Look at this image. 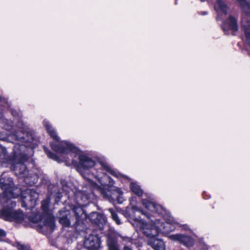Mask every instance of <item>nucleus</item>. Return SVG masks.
<instances>
[{"label":"nucleus","instance_id":"f257e3e1","mask_svg":"<svg viewBox=\"0 0 250 250\" xmlns=\"http://www.w3.org/2000/svg\"><path fill=\"white\" fill-rule=\"evenodd\" d=\"M43 125L49 135L55 141V143L51 144L52 148L59 153V156H57L46 147H44V150L47 156L59 163L64 162L67 166L73 165L76 167L78 170L82 173V176L86 180L87 185L90 188L93 189L90 181L96 184L92 181V178L94 177L98 181L99 179L105 180L104 176L106 175L102 171L103 170L108 172L117 178L123 176L121 173L112 169L107 164L101 163L96 164L91 158L83 154L70 143L67 141L60 142L56 130L47 120L43 121Z\"/></svg>","mask_w":250,"mask_h":250},{"label":"nucleus","instance_id":"f03ea898","mask_svg":"<svg viewBox=\"0 0 250 250\" xmlns=\"http://www.w3.org/2000/svg\"><path fill=\"white\" fill-rule=\"evenodd\" d=\"M0 188L3 190L4 198L3 205L0 209V218L5 221L21 223L24 219V214L20 210H16V202L10 198H16L21 193L22 207L32 208L35 207L38 198V193L33 189H27L21 192L20 189L14 186L12 178L2 174L0 177Z\"/></svg>","mask_w":250,"mask_h":250},{"label":"nucleus","instance_id":"7ed1b4c3","mask_svg":"<svg viewBox=\"0 0 250 250\" xmlns=\"http://www.w3.org/2000/svg\"><path fill=\"white\" fill-rule=\"evenodd\" d=\"M166 215V213L163 216L165 217V223L157 219L152 224H148L142 219L133 216H131L127 211L125 213V217L133 220L131 224L137 231H141L146 236L151 238L149 241V244L154 250H166V245L164 241L161 239L155 238L154 237L159 233L168 234L174 231L179 225L172 217L168 214L167 216Z\"/></svg>","mask_w":250,"mask_h":250},{"label":"nucleus","instance_id":"20e7f679","mask_svg":"<svg viewBox=\"0 0 250 250\" xmlns=\"http://www.w3.org/2000/svg\"><path fill=\"white\" fill-rule=\"evenodd\" d=\"M21 141H17L14 144L13 150V169L15 174L21 178H24L25 182L29 185H33L37 182V177H30L33 180L30 181L27 176L28 170L24 162L27 160L26 153L28 149L32 150L37 145V141L34 138L30 131L26 132L24 139Z\"/></svg>","mask_w":250,"mask_h":250},{"label":"nucleus","instance_id":"39448f33","mask_svg":"<svg viewBox=\"0 0 250 250\" xmlns=\"http://www.w3.org/2000/svg\"><path fill=\"white\" fill-rule=\"evenodd\" d=\"M94 193L87 191L83 188L82 190L74 192V198L76 205L69 206L71 211L69 209L60 210L59 211V222L63 227H70L71 224L73 225L79 224L81 221L85 218V214L83 207L85 206L91 200L95 198Z\"/></svg>","mask_w":250,"mask_h":250},{"label":"nucleus","instance_id":"423d86ee","mask_svg":"<svg viewBox=\"0 0 250 250\" xmlns=\"http://www.w3.org/2000/svg\"><path fill=\"white\" fill-rule=\"evenodd\" d=\"M11 112L13 116L17 121L15 126L13 125V123L11 121L7 120L6 119H2L1 124L2 127L7 131H10L14 129V133H0V140L6 141L9 142L15 143L17 141H21L24 139V136L26 132L30 131L27 126L25 125L21 119L20 113L14 109H12Z\"/></svg>","mask_w":250,"mask_h":250},{"label":"nucleus","instance_id":"0eeeda50","mask_svg":"<svg viewBox=\"0 0 250 250\" xmlns=\"http://www.w3.org/2000/svg\"><path fill=\"white\" fill-rule=\"evenodd\" d=\"M105 180H103L99 179L98 184L92 183L89 181L91 185L93 187V190L100 193L104 198L109 200L110 202L113 201L115 197L117 198V202L122 204L124 202V198L122 197L123 192L120 188L112 186L113 180L109 177L104 176Z\"/></svg>","mask_w":250,"mask_h":250},{"label":"nucleus","instance_id":"6e6552de","mask_svg":"<svg viewBox=\"0 0 250 250\" xmlns=\"http://www.w3.org/2000/svg\"><path fill=\"white\" fill-rule=\"evenodd\" d=\"M50 201V198L48 197L42 202V208L44 214L43 216L37 214L32 219L33 222L39 223V231L42 233L51 232L55 227L54 218L51 213H48Z\"/></svg>","mask_w":250,"mask_h":250},{"label":"nucleus","instance_id":"1a4fd4ad","mask_svg":"<svg viewBox=\"0 0 250 250\" xmlns=\"http://www.w3.org/2000/svg\"><path fill=\"white\" fill-rule=\"evenodd\" d=\"M129 187L134 194L138 196H143L142 204L147 210L162 216L166 214V210L161 206L156 204L150 196H147L146 193L144 194L143 190L137 183H131Z\"/></svg>","mask_w":250,"mask_h":250},{"label":"nucleus","instance_id":"9d476101","mask_svg":"<svg viewBox=\"0 0 250 250\" xmlns=\"http://www.w3.org/2000/svg\"><path fill=\"white\" fill-rule=\"evenodd\" d=\"M169 239L182 244L187 248L193 246L195 240L190 236L178 233L168 236Z\"/></svg>","mask_w":250,"mask_h":250},{"label":"nucleus","instance_id":"9b49d317","mask_svg":"<svg viewBox=\"0 0 250 250\" xmlns=\"http://www.w3.org/2000/svg\"><path fill=\"white\" fill-rule=\"evenodd\" d=\"M83 245L86 249H99L100 238L97 235H90L85 239Z\"/></svg>","mask_w":250,"mask_h":250},{"label":"nucleus","instance_id":"f8f14e48","mask_svg":"<svg viewBox=\"0 0 250 250\" xmlns=\"http://www.w3.org/2000/svg\"><path fill=\"white\" fill-rule=\"evenodd\" d=\"M215 10L218 13L217 19H222L221 14H223L226 15L229 12V9L226 4L225 2L223 0H217L216 3L214 6Z\"/></svg>","mask_w":250,"mask_h":250},{"label":"nucleus","instance_id":"ddd939ff","mask_svg":"<svg viewBox=\"0 0 250 250\" xmlns=\"http://www.w3.org/2000/svg\"><path fill=\"white\" fill-rule=\"evenodd\" d=\"M90 219L93 223L96 224L102 229L106 222L105 217L99 213L93 212L90 214Z\"/></svg>","mask_w":250,"mask_h":250},{"label":"nucleus","instance_id":"4468645a","mask_svg":"<svg viewBox=\"0 0 250 250\" xmlns=\"http://www.w3.org/2000/svg\"><path fill=\"white\" fill-rule=\"evenodd\" d=\"M226 27H229L231 30L235 32L238 30V25L236 20L232 16H229L228 21L225 22L222 26V29L225 31Z\"/></svg>","mask_w":250,"mask_h":250},{"label":"nucleus","instance_id":"2eb2a0df","mask_svg":"<svg viewBox=\"0 0 250 250\" xmlns=\"http://www.w3.org/2000/svg\"><path fill=\"white\" fill-rule=\"evenodd\" d=\"M130 204L131 206V210L132 212H138L141 213L142 214L146 216L147 218H150V216L146 212L144 211L142 209L137 206L136 205V199L134 197L130 198L129 199Z\"/></svg>","mask_w":250,"mask_h":250},{"label":"nucleus","instance_id":"dca6fc26","mask_svg":"<svg viewBox=\"0 0 250 250\" xmlns=\"http://www.w3.org/2000/svg\"><path fill=\"white\" fill-rule=\"evenodd\" d=\"M107 246L108 250H120L117 242L112 240H109L107 241Z\"/></svg>","mask_w":250,"mask_h":250},{"label":"nucleus","instance_id":"f3484780","mask_svg":"<svg viewBox=\"0 0 250 250\" xmlns=\"http://www.w3.org/2000/svg\"><path fill=\"white\" fill-rule=\"evenodd\" d=\"M58 188L57 187H54V191L51 193V195L55 197V202L58 203L62 197V193L60 192H55L57 190Z\"/></svg>","mask_w":250,"mask_h":250},{"label":"nucleus","instance_id":"a211bd4d","mask_svg":"<svg viewBox=\"0 0 250 250\" xmlns=\"http://www.w3.org/2000/svg\"><path fill=\"white\" fill-rule=\"evenodd\" d=\"M108 211L111 213V215L113 220L117 224L120 225L121 223V221L113 209L110 208L108 209Z\"/></svg>","mask_w":250,"mask_h":250},{"label":"nucleus","instance_id":"6ab92c4d","mask_svg":"<svg viewBox=\"0 0 250 250\" xmlns=\"http://www.w3.org/2000/svg\"><path fill=\"white\" fill-rule=\"evenodd\" d=\"M16 247L19 250H30L28 245H25L20 242L16 243Z\"/></svg>","mask_w":250,"mask_h":250},{"label":"nucleus","instance_id":"aec40b11","mask_svg":"<svg viewBox=\"0 0 250 250\" xmlns=\"http://www.w3.org/2000/svg\"><path fill=\"white\" fill-rule=\"evenodd\" d=\"M6 149L0 145V159L5 158L6 156Z\"/></svg>","mask_w":250,"mask_h":250},{"label":"nucleus","instance_id":"412c9836","mask_svg":"<svg viewBox=\"0 0 250 250\" xmlns=\"http://www.w3.org/2000/svg\"><path fill=\"white\" fill-rule=\"evenodd\" d=\"M62 190L64 192H65L66 194H67L69 193V188L67 186H63Z\"/></svg>","mask_w":250,"mask_h":250},{"label":"nucleus","instance_id":"4be33fe9","mask_svg":"<svg viewBox=\"0 0 250 250\" xmlns=\"http://www.w3.org/2000/svg\"><path fill=\"white\" fill-rule=\"evenodd\" d=\"M122 239L124 241V242H130L131 243H132V241H131V240L130 238H128V237H122Z\"/></svg>","mask_w":250,"mask_h":250},{"label":"nucleus","instance_id":"5701e85b","mask_svg":"<svg viewBox=\"0 0 250 250\" xmlns=\"http://www.w3.org/2000/svg\"><path fill=\"white\" fill-rule=\"evenodd\" d=\"M123 250H132V248L128 246H125Z\"/></svg>","mask_w":250,"mask_h":250},{"label":"nucleus","instance_id":"b1692460","mask_svg":"<svg viewBox=\"0 0 250 250\" xmlns=\"http://www.w3.org/2000/svg\"><path fill=\"white\" fill-rule=\"evenodd\" d=\"M183 227H184V229H185V230H190L189 227L187 225H184L183 226Z\"/></svg>","mask_w":250,"mask_h":250},{"label":"nucleus","instance_id":"393cba45","mask_svg":"<svg viewBox=\"0 0 250 250\" xmlns=\"http://www.w3.org/2000/svg\"><path fill=\"white\" fill-rule=\"evenodd\" d=\"M4 106H5V107H6L7 108H8L9 107V106H10L9 104L7 102H6L5 103V105Z\"/></svg>","mask_w":250,"mask_h":250},{"label":"nucleus","instance_id":"a878e982","mask_svg":"<svg viewBox=\"0 0 250 250\" xmlns=\"http://www.w3.org/2000/svg\"><path fill=\"white\" fill-rule=\"evenodd\" d=\"M88 250H100L99 249H87Z\"/></svg>","mask_w":250,"mask_h":250},{"label":"nucleus","instance_id":"bb28decb","mask_svg":"<svg viewBox=\"0 0 250 250\" xmlns=\"http://www.w3.org/2000/svg\"><path fill=\"white\" fill-rule=\"evenodd\" d=\"M2 112H1V111H0V119L2 117Z\"/></svg>","mask_w":250,"mask_h":250},{"label":"nucleus","instance_id":"cd10ccee","mask_svg":"<svg viewBox=\"0 0 250 250\" xmlns=\"http://www.w3.org/2000/svg\"><path fill=\"white\" fill-rule=\"evenodd\" d=\"M237 0L238 1H240V3H242V1H243V0Z\"/></svg>","mask_w":250,"mask_h":250},{"label":"nucleus","instance_id":"c85d7f7f","mask_svg":"<svg viewBox=\"0 0 250 250\" xmlns=\"http://www.w3.org/2000/svg\"><path fill=\"white\" fill-rule=\"evenodd\" d=\"M201 1H204L205 0H200Z\"/></svg>","mask_w":250,"mask_h":250}]
</instances>
